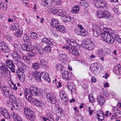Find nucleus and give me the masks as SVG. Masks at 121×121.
I'll list each match as a JSON object with an SVG mask.
<instances>
[{
    "label": "nucleus",
    "instance_id": "052dcab7",
    "mask_svg": "<svg viewBox=\"0 0 121 121\" xmlns=\"http://www.w3.org/2000/svg\"><path fill=\"white\" fill-rule=\"evenodd\" d=\"M58 9L57 8H56L55 9L52 10V12L55 15H58Z\"/></svg>",
    "mask_w": 121,
    "mask_h": 121
},
{
    "label": "nucleus",
    "instance_id": "6e6552de",
    "mask_svg": "<svg viewBox=\"0 0 121 121\" xmlns=\"http://www.w3.org/2000/svg\"><path fill=\"white\" fill-rule=\"evenodd\" d=\"M46 98L47 101L50 103L54 104L56 101L55 96L52 93H50L47 94Z\"/></svg>",
    "mask_w": 121,
    "mask_h": 121
},
{
    "label": "nucleus",
    "instance_id": "5701e85b",
    "mask_svg": "<svg viewBox=\"0 0 121 121\" xmlns=\"http://www.w3.org/2000/svg\"><path fill=\"white\" fill-rule=\"evenodd\" d=\"M69 52L70 53L76 56H78L79 54V52L77 49L73 48L72 49V47H71L69 50Z\"/></svg>",
    "mask_w": 121,
    "mask_h": 121
},
{
    "label": "nucleus",
    "instance_id": "338daca9",
    "mask_svg": "<svg viewBox=\"0 0 121 121\" xmlns=\"http://www.w3.org/2000/svg\"><path fill=\"white\" fill-rule=\"evenodd\" d=\"M58 15H59L61 16H63V14L62 13V10L61 9H58Z\"/></svg>",
    "mask_w": 121,
    "mask_h": 121
},
{
    "label": "nucleus",
    "instance_id": "412c9836",
    "mask_svg": "<svg viewBox=\"0 0 121 121\" xmlns=\"http://www.w3.org/2000/svg\"><path fill=\"white\" fill-rule=\"evenodd\" d=\"M66 42L67 44L72 47V46H74V44L76 43L75 40L73 39H70L69 38L67 39Z\"/></svg>",
    "mask_w": 121,
    "mask_h": 121
},
{
    "label": "nucleus",
    "instance_id": "f8f14e48",
    "mask_svg": "<svg viewBox=\"0 0 121 121\" xmlns=\"http://www.w3.org/2000/svg\"><path fill=\"white\" fill-rule=\"evenodd\" d=\"M22 49L26 51H31L34 49L30 45L23 44L21 46Z\"/></svg>",
    "mask_w": 121,
    "mask_h": 121
},
{
    "label": "nucleus",
    "instance_id": "9b49d317",
    "mask_svg": "<svg viewBox=\"0 0 121 121\" xmlns=\"http://www.w3.org/2000/svg\"><path fill=\"white\" fill-rule=\"evenodd\" d=\"M61 76L65 80L68 81L71 79V74L68 71H65L62 73Z\"/></svg>",
    "mask_w": 121,
    "mask_h": 121
},
{
    "label": "nucleus",
    "instance_id": "4468645a",
    "mask_svg": "<svg viewBox=\"0 0 121 121\" xmlns=\"http://www.w3.org/2000/svg\"><path fill=\"white\" fill-rule=\"evenodd\" d=\"M21 70H22V69ZM23 71V70L21 71L19 70L18 71L17 73V75L19 78L20 81L22 82H24L25 80V76L22 72Z\"/></svg>",
    "mask_w": 121,
    "mask_h": 121
},
{
    "label": "nucleus",
    "instance_id": "603ef678",
    "mask_svg": "<svg viewBox=\"0 0 121 121\" xmlns=\"http://www.w3.org/2000/svg\"><path fill=\"white\" fill-rule=\"evenodd\" d=\"M113 11L116 14H119L120 13V12L118 9L117 7H114L113 8Z\"/></svg>",
    "mask_w": 121,
    "mask_h": 121
},
{
    "label": "nucleus",
    "instance_id": "bb28decb",
    "mask_svg": "<svg viewBox=\"0 0 121 121\" xmlns=\"http://www.w3.org/2000/svg\"><path fill=\"white\" fill-rule=\"evenodd\" d=\"M79 10V6L78 5L72 8L71 12L73 13H76L78 12Z\"/></svg>",
    "mask_w": 121,
    "mask_h": 121
},
{
    "label": "nucleus",
    "instance_id": "4be33fe9",
    "mask_svg": "<svg viewBox=\"0 0 121 121\" xmlns=\"http://www.w3.org/2000/svg\"><path fill=\"white\" fill-rule=\"evenodd\" d=\"M19 67H21L23 68V69H28V67H27L24 63H22L19 60L15 63Z\"/></svg>",
    "mask_w": 121,
    "mask_h": 121
},
{
    "label": "nucleus",
    "instance_id": "79ce46f5",
    "mask_svg": "<svg viewBox=\"0 0 121 121\" xmlns=\"http://www.w3.org/2000/svg\"><path fill=\"white\" fill-rule=\"evenodd\" d=\"M60 96V98L66 97H67V95L65 92L63 91H61L59 93Z\"/></svg>",
    "mask_w": 121,
    "mask_h": 121
},
{
    "label": "nucleus",
    "instance_id": "2f4dec72",
    "mask_svg": "<svg viewBox=\"0 0 121 121\" xmlns=\"http://www.w3.org/2000/svg\"><path fill=\"white\" fill-rule=\"evenodd\" d=\"M56 29L58 31L62 33H64L65 32V28L63 26L61 25H59L56 28Z\"/></svg>",
    "mask_w": 121,
    "mask_h": 121
},
{
    "label": "nucleus",
    "instance_id": "bf43d9fd",
    "mask_svg": "<svg viewBox=\"0 0 121 121\" xmlns=\"http://www.w3.org/2000/svg\"><path fill=\"white\" fill-rule=\"evenodd\" d=\"M6 113H5L4 114V115H3V116L4 117L6 118V119H9L10 117L9 114L7 112Z\"/></svg>",
    "mask_w": 121,
    "mask_h": 121
},
{
    "label": "nucleus",
    "instance_id": "37998d69",
    "mask_svg": "<svg viewBox=\"0 0 121 121\" xmlns=\"http://www.w3.org/2000/svg\"><path fill=\"white\" fill-rule=\"evenodd\" d=\"M11 116L14 119H15L17 121V119H19V118H20V117H19V115L13 112L12 113Z\"/></svg>",
    "mask_w": 121,
    "mask_h": 121
},
{
    "label": "nucleus",
    "instance_id": "09e8293b",
    "mask_svg": "<svg viewBox=\"0 0 121 121\" xmlns=\"http://www.w3.org/2000/svg\"><path fill=\"white\" fill-rule=\"evenodd\" d=\"M104 13L105 16L104 17V18H108L111 16V14L110 13L108 12L104 11Z\"/></svg>",
    "mask_w": 121,
    "mask_h": 121
},
{
    "label": "nucleus",
    "instance_id": "7ed1b4c3",
    "mask_svg": "<svg viewBox=\"0 0 121 121\" xmlns=\"http://www.w3.org/2000/svg\"><path fill=\"white\" fill-rule=\"evenodd\" d=\"M24 111L25 115L27 118L32 121L34 120V113L30 109L25 108L24 109Z\"/></svg>",
    "mask_w": 121,
    "mask_h": 121
},
{
    "label": "nucleus",
    "instance_id": "49530a36",
    "mask_svg": "<svg viewBox=\"0 0 121 121\" xmlns=\"http://www.w3.org/2000/svg\"><path fill=\"white\" fill-rule=\"evenodd\" d=\"M115 38L116 41L119 43H121V36L120 37L118 35H115Z\"/></svg>",
    "mask_w": 121,
    "mask_h": 121
},
{
    "label": "nucleus",
    "instance_id": "a878e982",
    "mask_svg": "<svg viewBox=\"0 0 121 121\" xmlns=\"http://www.w3.org/2000/svg\"><path fill=\"white\" fill-rule=\"evenodd\" d=\"M40 64L42 68L46 69L48 68L47 63L44 60H41L40 61Z\"/></svg>",
    "mask_w": 121,
    "mask_h": 121
},
{
    "label": "nucleus",
    "instance_id": "f704fd0d",
    "mask_svg": "<svg viewBox=\"0 0 121 121\" xmlns=\"http://www.w3.org/2000/svg\"><path fill=\"white\" fill-rule=\"evenodd\" d=\"M56 69L57 71H62L64 70V67L62 65L59 64L56 65Z\"/></svg>",
    "mask_w": 121,
    "mask_h": 121
},
{
    "label": "nucleus",
    "instance_id": "864d4df0",
    "mask_svg": "<svg viewBox=\"0 0 121 121\" xmlns=\"http://www.w3.org/2000/svg\"><path fill=\"white\" fill-rule=\"evenodd\" d=\"M97 117L98 118V121H102L104 119V115H99Z\"/></svg>",
    "mask_w": 121,
    "mask_h": 121
},
{
    "label": "nucleus",
    "instance_id": "f03ea898",
    "mask_svg": "<svg viewBox=\"0 0 121 121\" xmlns=\"http://www.w3.org/2000/svg\"><path fill=\"white\" fill-rule=\"evenodd\" d=\"M14 50L15 51L12 53L11 55L13 57L15 63L18 61L20 60V56L18 53V52H20V48L18 47V45L17 44H14Z\"/></svg>",
    "mask_w": 121,
    "mask_h": 121
},
{
    "label": "nucleus",
    "instance_id": "4c0bfd02",
    "mask_svg": "<svg viewBox=\"0 0 121 121\" xmlns=\"http://www.w3.org/2000/svg\"><path fill=\"white\" fill-rule=\"evenodd\" d=\"M10 83H9L10 87L13 89H14L15 90H17V88L16 86V84H14L13 82L12 81H10Z\"/></svg>",
    "mask_w": 121,
    "mask_h": 121
},
{
    "label": "nucleus",
    "instance_id": "aec40b11",
    "mask_svg": "<svg viewBox=\"0 0 121 121\" xmlns=\"http://www.w3.org/2000/svg\"><path fill=\"white\" fill-rule=\"evenodd\" d=\"M59 58L60 61L63 63L67 61V57L65 54H60L59 56Z\"/></svg>",
    "mask_w": 121,
    "mask_h": 121
},
{
    "label": "nucleus",
    "instance_id": "ea45409f",
    "mask_svg": "<svg viewBox=\"0 0 121 121\" xmlns=\"http://www.w3.org/2000/svg\"><path fill=\"white\" fill-rule=\"evenodd\" d=\"M47 117L48 118L49 121H54L53 116L51 113H48Z\"/></svg>",
    "mask_w": 121,
    "mask_h": 121
},
{
    "label": "nucleus",
    "instance_id": "58836bf2",
    "mask_svg": "<svg viewBox=\"0 0 121 121\" xmlns=\"http://www.w3.org/2000/svg\"><path fill=\"white\" fill-rule=\"evenodd\" d=\"M93 30H96V32H98L99 34L100 32H101V31L100 28L97 25H95L93 26Z\"/></svg>",
    "mask_w": 121,
    "mask_h": 121
},
{
    "label": "nucleus",
    "instance_id": "cd10ccee",
    "mask_svg": "<svg viewBox=\"0 0 121 121\" xmlns=\"http://www.w3.org/2000/svg\"><path fill=\"white\" fill-rule=\"evenodd\" d=\"M12 107H14L15 109L18 111H19L21 109L20 104L17 102L16 103L15 102L14 103Z\"/></svg>",
    "mask_w": 121,
    "mask_h": 121
},
{
    "label": "nucleus",
    "instance_id": "680f3d73",
    "mask_svg": "<svg viewBox=\"0 0 121 121\" xmlns=\"http://www.w3.org/2000/svg\"><path fill=\"white\" fill-rule=\"evenodd\" d=\"M81 35H80L84 36H86L87 35V32L85 30L83 29V30H82L81 32Z\"/></svg>",
    "mask_w": 121,
    "mask_h": 121
},
{
    "label": "nucleus",
    "instance_id": "f3484780",
    "mask_svg": "<svg viewBox=\"0 0 121 121\" xmlns=\"http://www.w3.org/2000/svg\"><path fill=\"white\" fill-rule=\"evenodd\" d=\"M68 89L71 90L72 93L74 94L76 91V88L72 83L69 82L67 85Z\"/></svg>",
    "mask_w": 121,
    "mask_h": 121
},
{
    "label": "nucleus",
    "instance_id": "5fc2aeb1",
    "mask_svg": "<svg viewBox=\"0 0 121 121\" xmlns=\"http://www.w3.org/2000/svg\"><path fill=\"white\" fill-rule=\"evenodd\" d=\"M2 51L4 52L7 53L10 51V50L7 45L4 48Z\"/></svg>",
    "mask_w": 121,
    "mask_h": 121
},
{
    "label": "nucleus",
    "instance_id": "9d476101",
    "mask_svg": "<svg viewBox=\"0 0 121 121\" xmlns=\"http://www.w3.org/2000/svg\"><path fill=\"white\" fill-rule=\"evenodd\" d=\"M89 51H92L95 48V45L92 41L84 44L83 46Z\"/></svg>",
    "mask_w": 121,
    "mask_h": 121
},
{
    "label": "nucleus",
    "instance_id": "0e129e2a",
    "mask_svg": "<svg viewBox=\"0 0 121 121\" xmlns=\"http://www.w3.org/2000/svg\"><path fill=\"white\" fill-rule=\"evenodd\" d=\"M18 28L17 26H16L15 25H12L10 27V29L12 30H15Z\"/></svg>",
    "mask_w": 121,
    "mask_h": 121
},
{
    "label": "nucleus",
    "instance_id": "a211bd4d",
    "mask_svg": "<svg viewBox=\"0 0 121 121\" xmlns=\"http://www.w3.org/2000/svg\"><path fill=\"white\" fill-rule=\"evenodd\" d=\"M56 113H57V115L59 117L63 116L64 115V112L63 110L61 109L60 107L58 106L56 107L55 108Z\"/></svg>",
    "mask_w": 121,
    "mask_h": 121
},
{
    "label": "nucleus",
    "instance_id": "4d7b16f0",
    "mask_svg": "<svg viewBox=\"0 0 121 121\" xmlns=\"http://www.w3.org/2000/svg\"><path fill=\"white\" fill-rule=\"evenodd\" d=\"M88 98L90 102L92 103L94 102V97L91 95H89Z\"/></svg>",
    "mask_w": 121,
    "mask_h": 121
},
{
    "label": "nucleus",
    "instance_id": "69168bd1",
    "mask_svg": "<svg viewBox=\"0 0 121 121\" xmlns=\"http://www.w3.org/2000/svg\"><path fill=\"white\" fill-rule=\"evenodd\" d=\"M7 112V110L5 109V108H4V109H2L0 111V113L1 115H2V116L3 115H4V114L5 113H6Z\"/></svg>",
    "mask_w": 121,
    "mask_h": 121
},
{
    "label": "nucleus",
    "instance_id": "dca6fc26",
    "mask_svg": "<svg viewBox=\"0 0 121 121\" xmlns=\"http://www.w3.org/2000/svg\"><path fill=\"white\" fill-rule=\"evenodd\" d=\"M107 51L103 52V49L101 48L98 50L97 54L99 56H105L107 54H109L110 52V50L106 49Z\"/></svg>",
    "mask_w": 121,
    "mask_h": 121
},
{
    "label": "nucleus",
    "instance_id": "39448f33",
    "mask_svg": "<svg viewBox=\"0 0 121 121\" xmlns=\"http://www.w3.org/2000/svg\"><path fill=\"white\" fill-rule=\"evenodd\" d=\"M2 93L7 97H12L13 95L12 91L10 89V88L8 86H5L3 87L2 89Z\"/></svg>",
    "mask_w": 121,
    "mask_h": 121
},
{
    "label": "nucleus",
    "instance_id": "473e14b6",
    "mask_svg": "<svg viewBox=\"0 0 121 121\" xmlns=\"http://www.w3.org/2000/svg\"><path fill=\"white\" fill-rule=\"evenodd\" d=\"M39 62L34 63L32 64V67L34 69H38L39 67Z\"/></svg>",
    "mask_w": 121,
    "mask_h": 121
},
{
    "label": "nucleus",
    "instance_id": "13d9d810",
    "mask_svg": "<svg viewBox=\"0 0 121 121\" xmlns=\"http://www.w3.org/2000/svg\"><path fill=\"white\" fill-rule=\"evenodd\" d=\"M82 30H80L79 29H76L74 30V31L76 34L78 35H81V32Z\"/></svg>",
    "mask_w": 121,
    "mask_h": 121
},
{
    "label": "nucleus",
    "instance_id": "7c9ffc66",
    "mask_svg": "<svg viewBox=\"0 0 121 121\" xmlns=\"http://www.w3.org/2000/svg\"><path fill=\"white\" fill-rule=\"evenodd\" d=\"M97 64L96 63L92 64L90 67L91 70L95 73V72L97 70V67L96 65Z\"/></svg>",
    "mask_w": 121,
    "mask_h": 121
},
{
    "label": "nucleus",
    "instance_id": "de8ad7c7",
    "mask_svg": "<svg viewBox=\"0 0 121 121\" xmlns=\"http://www.w3.org/2000/svg\"><path fill=\"white\" fill-rule=\"evenodd\" d=\"M36 53V52H30L28 53V56L30 57H31L34 56Z\"/></svg>",
    "mask_w": 121,
    "mask_h": 121
},
{
    "label": "nucleus",
    "instance_id": "e433bc0d",
    "mask_svg": "<svg viewBox=\"0 0 121 121\" xmlns=\"http://www.w3.org/2000/svg\"><path fill=\"white\" fill-rule=\"evenodd\" d=\"M31 38L33 39H36L38 38V35L35 32H32L30 34Z\"/></svg>",
    "mask_w": 121,
    "mask_h": 121
},
{
    "label": "nucleus",
    "instance_id": "8fccbe9b",
    "mask_svg": "<svg viewBox=\"0 0 121 121\" xmlns=\"http://www.w3.org/2000/svg\"><path fill=\"white\" fill-rule=\"evenodd\" d=\"M41 76L43 77L44 79H47V77L49 76L48 74L45 72H43L41 73Z\"/></svg>",
    "mask_w": 121,
    "mask_h": 121
},
{
    "label": "nucleus",
    "instance_id": "ddd939ff",
    "mask_svg": "<svg viewBox=\"0 0 121 121\" xmlns=\"http://www.w3.org/2000/svg\"><path fill=\"white\" fill-rule=\"evenodd\" d=\"M50 24L51 26L54 29L57 28V27L59 25L58 20L55 19H52Z\"/></svg>",
    "mask_w": 121,
    "mask_h": 121
},
{
    "label": "nucleus",
    "instance_id": "a18cd8bd",
    "mask_svg": "<svg viewBox=\"0 0 121 121\" xmlns=\"http://www.w3.org/2000/svg\"><path fill=\"white\" fill-rule=\"evenodd\" d=\"M3 8V9L5 11H6L7 10V6L6 4H2L0 6V9Z\"/></svg>",
    "mask_w": 121,
    "mask_h": 121
},
{
    "label": "nucleus",
    "instance_id": "a19ab883",
    "mask_svg": "<svg viewBox=\"0 0 121 121\" xmlns=\"http://www.w3.org/2000/svg\"><path fill=\"white\" fill-rule=\"evenodd\" d=\"M62 103L64 105H66L68 103V97H63L62 98H60Z\"/></svg>",
    "mask_w": 121,
    "mask_h": 121
},
{
    "label": "nucleus",
    "instance_id": "c03bdc74",
    "mask_svg": "<svg viewBox=\"0 0 121 121\" xmlns=\"http://www.w3.org/2000/svg\"><path fill=\"white\" fill-rule=\"evenodd\" d=\"M43 50L45 52H51V48L49 45L46 46L43 48Z\"/></svg>",
    "mask_w": 121,
    "mask_h": 121
},
{
    "label": "nucleus",
    "instance_id": "c85d7f7f",
    "mask_svg": "<svg viewBox=\"0 0 121 121\" xmlns=\"http://www.w3.org/2000/svg\"><path fill=\"white\" fill-rule=\"evenodd\" d=\"M97 101L99 104L101 105H103L105 102L104 98L102 96L100 97L99 98H98Z\"/></svg>",
    "mask_w": 121,
    "mask_h": 121
},
{
    "label": "nucleus",
    "instance_id": "b1692460",
    "mask_svg": "<svg viewBox=\"0 0 121 121\" xmlns=\"http://www.w3.org/2000/svg\"><path fill=\"white\" fill-rule=\"evenodd\" d=\"M52 3V0H46L43 3V5L44 6L48 7L51 6Z\"/></svg>",
    "mask_w": 121,
    "mask_h": 121
},
{
    "label": "nucleus",
    "instance_id": "2eb2a0df",
    "mask_svg": "<svg viewBox=\"0 0 121 121\" xmlns=\"http://www.w3.org/2000/svg\"><path fill=\"white\" fill-rule=\"evenodd\" d=\"M32 74L35 78L36 80L38 82L41 81V74H40L39 72H38L36 71H34L32 72Z\"/></svg>",
    "mask_w": 121,
    "mask_h": 121
},
{
    "label": "nucleus",
    "instance_id": "3c124183",
    "mask_svg": "<svg viewBox=\"0 0 121 121\" xmlns=\"http://www.w3.org/2000/svg\"><path fill=\"white\" fill-rule=\"evenodd\" d=\"M71 19V18L70 17H66L64 19L65 22H72V21Z\"/></svg>",
    "mask_w": 121,
    "mask_h": 121
},
{
    "label": "nucleus",
    "instance_id": "e2e57ef3",
    "mask_svg": "<svg viewBox=\"0 0 121 121\" xmlns=\"http://www.w3.org/2000/svg\"><path fill=\"white\" fill-rule=\"evenodd\" d=\"M93 35L94 36L97 37L98 35H100L102 34V32H100V33H99V34L98 33V32H96V30H93Z\"/></svg>",
    "mask_w": 121,
    "mask_h": 121
},
{
    "label": "nucleus",
    "instance_id": "6ab92c4d",
    "mask_svg": "<svg viewBox=\"0 0 121 121\" xmlns=\"http://www.w3.org/2000/svg\"><path fill=\"white\" fill-rule=\"evenodd\" d=\"M24 94L25 97L28 100L32 102V95L29 93V92L26 90H25L24 91Z\"/></svg>",
    "mask_w": 121,
    "mask_h": 121
},
{
    "label": "nucleus",
    "instance_id": "393cba45",
    "mask_svg": "<svg viewBox=\"0 0 121 121\" xmlns=\"http://www.w3.org/2000/svg\"><path fill=\"white\" fill-rule=\"evenodd\" d=\"M104 13V11L101 10H99L96 12L97 17L99 18L104 17L105 16Z\"/></svg>",
    "mask_w": 121,
    "mask_h": 121
},
{
    "label": "nucleus",
    "instance_id": "774afa93",
    "mask_svg": "<svg viewBox=\"0 0 121 121\" xmlns=\"http://www.w3.org/2000/svg\"><path fill=\"white\" fill-rule=\"evenodd\" d=\"M53 42L52 40L51 39H48L47 44L50 45H52L53 44Z\"/></svg>",
    "mask_w": 121,
    "mask_h": 121
},
{
    "label": "nucleus",
    "instance_id": "c756f323",
    "mask_svg": "<svg viewBox=\"0 0 121 121\" xmlns=\"http://www.w3.org/2000/svg\"><path fill=\"white\" fill-rule=\"evenodd\" d=\"M35 104L36 106L41 108H43L44 106L43 102L40 100L38 101L37 102L35 103Z\"/></svg>",
    "mask_w": 121,
    "mask_h": 121
},
{
    "label": "nucleus",
    "instance_id": "0eeeda50",
    "mask_svg": "<svg viewBox=\"0 0 121 121\" xmlns=\"http://www.w3.org/2000/svg\"><path fill=\"white\" fill-rule=\"evenodd\" d=\"M7 66L10 69L12 73L15 72V66L13 62L10 60H8L6 61Z\"/></svg>",
    "mask_w": 121,
    "mask_h": 121
},
{
    "label": "nucleus",
    "instance_id": "1a4fd4ad",
    "mask_svg": "<svg viewBox=\"0 0 121 121\" xmlns=\"http://www.w3.org/2000/svg\"><path fill=\"white\" fill-rule=\"evenodd\" d=\"M0 69L2 70L3 72L8 75H10V72L7 67V66L4 63H0Z\"/></svg>",
    "mask_w": 121,
    "mask_h": 121
},
{
    "label": "nucleus",
    "instance_id": "72a5a7b5",
    "mask_svg": "<svg viewBox=\"0 0 121 121\" xmlns=\"http://www.w3.org/2000/svg\"><path fill=\"white\" fill-rule=\"evenodd\" d=\"M23 38L25 43H28L30 40V38L26 34H25L24 35Z\"/></svg>",
    "mask_w": 121,
    "mask_h": 121
},
{
    "label": "nucleus",
    "instance_id": "423d86ee",
    "mask_svg": "<svg viewBox=\"0 0 121 121\" xmlns=\"http://www.w3.org/2000/svg\"><path fill=\"white\" fill-rule=\"evenodd\" d=\"M29 92L33 95L35 96L39 95L40 94L41 92L35 86H31L29 90Z\"/></svg>",
    "mask_w": 121,
    "mask_h": 121
},
{
    "label": "nucleus",
    "instance_id": "f257e3e1",
    "mask_svg": "<svg viewBox=\"0 0 121 121\" xmlns=\"http://www.w3.org/2000/svg\"><path fill=\"white\" fill-rule=\"evenodd\" d=\"M106 30L101 35L103 40L110 44L113 43L114 41V39L112 35L114 34V31L110 28H106Z\"/></svg>",
    "mask_w": 121,
    "mask_h": 121
},
{
    "label": "nucleus",
    "instance_id": "6e6d98bb",
    "mask_svg": "<svg viewBox=\"0 0 121 121\" xmlns=\"http://www.w3.org/2000/svg\"><path fill=\"white\" fill-rule=\"evenodd\" d=\"M81 5L82 6H84L86 7H87L89 6L88 4L86 1L81 2Z\"/></svg>",
    "mask_w": 121,
    "mask_h": 121
},
{
    "label": "nucleus",
    "instance_id": "c9c22d12",
    "mask_svg": "<svg viewBox=\"0 0 121 121\" xmlns=\"http://www.w3.org/2000/svg\"><path fill=\"white\" fill-rule=\"evenodd\" d=\"M23 30L22 28H20L16 31V35L17 36H19L22 35L23 33Z\"/></svg>",
    "mask_w": 121,
    "mask_h": 121
},
{
    "label": "nucleus",
    "instance_id": "20e7f679",
    "mask_svg": "<svg viewBox=\"0 0 121 121\" xmlns=\"http://www.w3.org/2000/svg\"><path fill=\"white\" fill-rule=\"evenodd\" d=\"M93 3L95 6L99 8H103L106 7L107 4L104 0H94Z\"/></svg>",
    "mask_w": 121,
    "mask_h": 121
}]
</instances>
